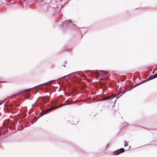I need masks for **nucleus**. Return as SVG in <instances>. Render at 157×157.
<instances>
[{"label": "nucleus", "mask_w": 157, "mask_h": 157, "mask_svg": "<svg viewBox=\"0 0 157 157\" xmlns=\"http://www.w3.org/2000/svg\"><path fill=\"white\" fill-rule=\"evenodd\" d=\"M55 108V106L51 107V108H48V109H46L44 111H43V112H41L40 113V115L41 116H42L44 114H46L48 113L49 112L52 111L53 109H56Z\"/></svg>", "instance_id": "1"}, {"label": "nucleus", "mask_w": 157, "mask_h": 157, "mask_svg": "<svg viewBox=\"0 0 157 157\" xmlns=\"http://www.w3.org/2000/svg\"><path fill=\"white\" fill-rule=\"evenodd\" d=\"M113 95H112L110 96H107L106 97H104V98H102V101H104L106 100L109 99V98H111V99L112 98H114L113 97Z\"/></svg>", "instance_id": "2"}, {"label": "nucleus", "mask_w": 157, "mask_h": 157, "mask_svg": "<svg viewBox=\"0 0 157 157\" xmlns=\"http://www.w3.org/2000/svg\"><path fill=\"white\" fill-rule=\"evenodd\" d=\"M124 151V150L123 148H121L120 149L119 151H118L116 152L117 155H118L121 153L123 152Z\"/></svg>", "instance_id": "3"}, {"label": "nucleus", "mask_w": 157, "mask_h": 157, "mask_svg": "<svg viewBox=\"0 0 157 157\" xmlns=\"http://www.w3.org/2000/svg\"><path fill=\"white\" fill-rule=\"evenodd\" d=\"M147 81V79H146V80H144L143 81V82H139V83H137L136 84H135L134 85V87H136L138 86L139 85L141 84V83H143V82H145L146 81Z\"/></svg>", "instance_id": "4"}, {"label": "nucleus", "mask_w": 157, "mask_h": 157, "mask_svg": "<svg viewBox=\"0 0 157 157\" xmlns=\"http://www.w3.org/2000/svg\"><path fill=\"white\" fill-rule=\"evenodd\" d=\"M36 0H25L26 2H28L29 4H31L33 3V2Z\"/></svg>", "instance_id": "5"}, {"label": "nucleus", "mask_w": 157, "mask_h": 157, "mask_svg": "<svg viewBox=\"0 0 157 157\" xmlns=\"http://www.w3.org/2000/svg\"><path fill=\"white\" fill-rule=\"evenodd\" d=\"M67 105V104H66V103H62V104L59 105V106H55V108L56 109H57L59 107H62V106H63V105Z\"/></svg>", "instance_id": "6"}, {"label": "nucleus", "mask_w": 157, "mask_h": 157, "mask_svg": "<svg viewBox=\"0 0 157 157\" xmlns=\"http://www.w3.org/2000/svg\"><path fill=\"white\" fill-rule=\"evenodd\" d=\"M155 76L154 75H153V76H151L149 78H148V81L149 80H151V79H152L154 78H155Z\"/></svg>", "instance_id": "7"}, {"label": "nucleus", "mask_w": 157, "mask_h": 157, "mask_svg": "<svg viewBox=\"0 0 157 157\" xmlns=\"http://www.w3.org/2000/svg\"><path fill=\"white\" fill-rule=\"evenodd\" d=\"M64 22H65L66 23H67V22H69V23H71V20H69L68 21H66Z\"/></svg>", "instance_id": "8"}, {"label": "nucleus", "mask_w": 157, "mask_h": 157, "mask_svg": "<svg viewBox=\"0 0 157 157\" xmlns=\"http://www.w3.org/2000/svg\"><path fill=\"white\" fill-rule=\"evenodd\" d=\"M45 83H44V84H45ZM44 84V83H43V84H40V85H38V86H34V87H36V86H41V85H43Z\"/></svg>", "instance_id": "9"}, {"label": "nucleus", "mask_w": 157, "mask_h": 157, "mask_svg": "<svg viewBox=\"0 0 157 157\" xmlns=\"http://www.w3.org/2000/svg\"><path fill=\"white\" fill-rule=\"evenodd\" d=\"M125 91H124L122 92V94H121L120 96H121V95H122L124 93H125Z\"/></svg>", "instance_id": "10"}, {"label": "nucleus", "mask_w": 157, "mask_h": 157, "mask_svg": "<svg viewBox=\"0 0 157 157\" xmlns=\"http://www.w3.org/2000/svg\"><path fill=\"white\" fill-rule=\"evenodd\" d=\"M154 76H155V78L157 77V73Z\"/></svg>", "instance_id": "11"}, {"label": "nucleus", "mask_w": 157, "mask_h": 157, "mask_svg": "<svg viewBox=\"0 0 157 157\" xmlns=\"http://www.w3.org/2000/svg\"><path fill=\"white\" fill-rule=\"evenodd\" d=\"M104 91H105V90H103V91H102V93L104 92Z\"/></svg>", "instance_id": "12"}, {"label": "nucleus", "mask_w": 157, "mask_h": 157, "mask_svg": "<svg viewBox=\"0 0 157 157\" xmlns=\"http://www.w3.org/2000/svg\"><path fill=\"white\" fill-rule=\"evenodd\" d=\"M64 67H66V66H65V65H63Z\"/></svg>", "instance_id": "13"}, {"label": "nucleus", "mask_w": 157, "mask_h": 157, "mask_svg": "<svg viewBox=\"0 0 157 157\" xmlns=\"http://www.w3.org/2000/svg\"><path fill=\"white\" fill-rule=\"evenodd\" d=\"M66 62V61H65V62L66 63H64L65 64H66V63H67V62Z\"/></svg>", "instance_id": "14"}]
</instances>
